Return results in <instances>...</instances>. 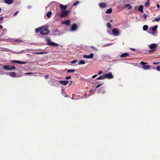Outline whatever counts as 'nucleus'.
Listing matches in <instances>:
<instances>
[{"label":"nucleus","instance_id":"obj_35","mask_svg":"<svg viewBox=\"0 0 160 160\" xmlns=\"http://www.w3.org/2000/svg\"><path fill=\"white\" fill-rule=\"evenodd\" d=\"M78 62V60H74L72 61L70 63L72 64H74L75 63L77 62Z\"/></svg>","mask_w":160,"mask_h":160},{"label":"nucleus","instance_id":"obj_6","mask_svg":"<svg viewBox=\"0 0 160 160\" xmlns=\"http://www.w3.org/2000/svg\"><path fill=\"white\" fill-rule=\"evenodd\" d=\"M112 33L113 35L115 36H117L119 35V31L116 28H113L112 30Z\"/></svg>","mask_w":160,"mask_h":160},{"label":"nucleus","instance_id":"obj_20","mask_svg":"<svg viewBox=\"0 0 160 160\" xmlns=\"http://www.w3.org/2000/svg\"><path fill=\"white\" fill-rule=\"evenodd\" d=\"M11 77L15 78L16 77V73L15 72H11L9 74Z\"/></svg>","mask_w":160,"mask_h":160},{"label":"nucleus","instance_id":"obj_40","mask_svg":"<svg viewBox=\"0 0 160 160\" xmlns=\"http://www.w3.org/2000/svg\"><path fill=\"white\" fill-rule=\"evenodd\" d=\"M92 48V49L94 50H95V51H97L98 50V49L97 48L93 47V46H91V47Z\"/></svg>","mask_w":160,"mask_h":160},{"label":"nucleus","instance_id":"obj_36","mask_svg":"<svg viewBox=\"0 0 160 160\" xmlns=\"http://www.w3.org/2000/svg\"><path fill=\"white\" fill-rule=\"evenodd\" d=\"M107 27L108 28H110L111 27V24L110 23L108 22L107 23Z\"/></svg>","mask_w":160,"mask_h":160},{"label":"nucleus","instance_id":"obj_52","mask_svg":"<svg viewBox=\"0 0 160 160\" xmlns=\"http://www.w3.org/2000/svg\"><path fill=\"white\" fill-rule=\"evenodd\" d=\"M130 49L132 50V51H135V49L134 48H130Z\"/></svg>","mask_w":160,"mask_h":160},{"label":"nucleus","instance_id":"obj_7","mask_svg":"<svg viewBox=\"0 0 160 160\" xmlns=\"http://www.w3.org/2000/svg\"><path fill=\"white\" fill-rule=\"evenodd\" d=\"M157 47V45L155 43H152L149 45V48L151 49H154L156 48Z\"/></svg>","mask_w":160,"mask_h":160},{"label":"nucleus","instance_id":"obj_53","mask_svg":"<svg viewBox=\"0 0 160 160\" xmlns=\"http://www.w3.org/2000/svg\"><path fill=\"white\" fill-rule=\"evenodd\" d=\"M32 7L31 6H28V9H30Z\"/></svg>","mask_w":160,"mask_h":160},{"label":"nucleus","instance_id":"obj_18","mask_svg":"<svg viewBox=\"0 0 160 160\" xmlns=\"http://www.w3.org/2000/svg\"><path fill=\"white\" fill-rule=\"evenodd\" d=\"M129 55V54L127 53H123L120 56L121 58L126 57L128 56Z\"/></svg>","mask_w":160,"mask_h":160},{"label":"nucleus","instance_id":"obj_31","mask_svg":"<svg viewBox=\"0 0 160 160\" xmlns=\"http://www.w3.org/2000/svg\"><path fill=\"white\" fill-rule=\"evenodd\" d=\"M105 91L102 88H101L100 90V91L99 92V93L103 94L105 93Z\"/></svg>","mask_w":160,"mask_h":160},{"label":"nucleus","instance_id":"obj_57","mask_svg":"<svg viewBox=\"0 0 160 160\" xmlns=\"http://www.w3.org/2000/svg\"><path fill=\"white\" fill-rule=\"evenodd\" d=\"M108 32L110 34V31L108 30Z\"/></svg>","mask_w":160,"mask_h":160},{"label":"nucleus","instance_id":"obj_29","mask_svg":"<svg viewBox=\"0 0 160 160\" xmlns=\"http://www.w3.org/2000/svg\"><path fill=\"white\" fill-rule=\"evenodd\" d=\"M26 63V62H24L20 61H18V63H17L19 64H25Z\"/></svg>","mask_w":160,"mask_h":160},{"label":"nucleus","instance_id":"obj_19","mask_svg":"<svg viewBox=\"0 0 160 160\" xmlns=\"http://www.w3.org/2000/svg\"><path fill=\"white\" fill-rule=\"evenodd\" d=\"M145 70L149 69L151 68V66L150 65H144L142 67Z\"/></svg>","mask_w":160,"mask_h":160},{"label":"nucleus","instance_id":"obj_9","mask_svg":"<svg viewBox=\"0 0 160 160\" xmlns=\"http://www.w3.org/2000/svg\"><path fill=\"white\" fill-rule=\"evenodd\" d=\"M60 6L61 11L65 10L67 8V6L66 5H63L62 4H60Z\"/></svg>","mask_w":160,"mask_h":160},{"label":"nucleus","instance_id":"obj_4","mask_svg":"<svg viewBox=\"0 0 160 160\" xmlns=\"http://www.w3.org/2000/svg\"><path fill=\"white\" fill-rule=\"evenodd\" d=\"M69 11V10H63L62 11L61 13L60 14L61 18H63L65 17L68 13Z\"/></svg>","mask_w":160,"mask_h":160},{"label":"nucleus","instance_id":"obj_24","mask_svg":"<svg viewBox=\"0 0 160 160\" xmlns=\"http://www.w3.org/2000/svg\"><path fill=\"white\" fill-rule=\"evenodd\" d=\"M149 0H148L145 3V7H148L149 5Z\"/></svg>","mask_w":160,"mask_h":160},{"label":"nucleus","instance_id":"obj_8","mask_svg":"<svg viewBox=\"0 0 160 160\" xmlns=\"http://www.w3.org/2000/svg\"><path fill=\"white\" fill-rule=\"evenodd\" d=\"M93 53H91L89 55H84L83 56V57L85 58H93Z\"/></svg>","mask_w":160,"mask_h":160},{"label":"nucleus","instance_id":"obj_60","mask_svg":"<svg viewBox=\"0 0 160 160\" xmlns=\"http://www.w3.org/2000/svg\"><path fill=\"white\" fill-rule=\"evenodd\" d=\"M72 81H71V82H70V84H72Z\"/></svg>","mask_w":160,"mask_h":160},{"label":"nucleus","instance_id":"obj_47","mask_svg":"<svg viewBox=\"0 0 160 160\" xmlns=\"http://www.w3.org/2000/svg\"><path fill=\"white\" fill-rule=\"evenodd\" d=\"M3 17H2L0 18V20L1 21V22L2 23V21L3 20Z\"/></svg>","mask_w":160,"mask_h":160},{"label":"nucleus","instance_id":"obj_50","mask_svg":"<svg viewBox=\"0 0 160 160\" xmlns=\"http://www.w3.org/2000/svg\"><path fill=\"white\" fill-rule=\"evenodd\" d=\"M18 11H17L14 14V16H16L18 13Z\"/></svg>","mask_w":160,"mask_h":160},{"label":"nucleus","instance_id":"obj_3","mask_svg":"<svg viewBox=\"0 0 160 160\" xmlns=\"http://www.w3.org/2000/svg\"><path fill=\"white\" fill-rule=\"evenodd\" d=\"M47 44L52 46H58L59 45L54 42H52L49 38H47L46 40Z\"/></svg>","mask_w":160,"mask_h":160},{"label":"nucleus","instance_id":"obj_13","mask_svg":"<svg viewBox=\"0 0 160 160\" xmlns=\"http://www.w3.org/2000/svg\"><path fill=\"white\" fill-rule=\"evenodd\" d=\"M44 26H42L41 27H39L36 28L35 29V31L36 33H38L39 31H41L44 28Z\"/></svg>","mask_w":160,"mask_h":160},{"label":"nucleus","instance_id":"obj_48","mask_svg":"<svg viewBox=\"0 0 160 160\" xmlns=\"http://www.w3.org/2000/svg\"><path fill=\"white\" fill-rule=\"evenodd\" d=\"M111 45V44H107L103 46V47H106L108 46H109Z\"/></svg>","mask_w":160,"mask_h":160},{"label":"nucleus","instance_id":"obj_23","mask_svg":"<svg viewBox=\"0 0 160 160\" xmlns=\"http://www.w3.org/2000/svg\"><path fill=\"white\" fill-rule=\"evenodd\" d=\"M124 7L128 8L129 9H130L132 8V6L129 4H126L125 5Z\"/></svg>","mask_w":160,"mask_h":160},{"label":"nucleus","instance_id":"obj_17","mask_svg":"<svg viewBox=\"0 0 160 160\" xmlns=\"http://www.w3.org/2000/svg\"><path fill=\"white\" fill-rule=\"evenodd\" d=\"M99 6L102 8H105L106 7L105 3L103 2L100 3L99 4Z\"/></svg>","mask_w":160,"mask_h":160},{"label":"nucleus","instance_id":"obj_25","mask_svg":"<svg viewBox=\"0 0 160 160\" xmlns=\"http://www.w3.org/2000/svg\"><path fill=\"white\" fill-rule=\"evenodd\" d=\"M47 52H36L35 53L36 54H42L47 53Z\"/></svg>","mask_w":160,"mask_h":160},{"label":"nucleus","instance_id":"obj_12","mask_svg":"<svg viewBox=\"0 0 160 160\" xmlns=\"http://www.w3.org/2000/svg\"><path fill=\"white\" fill-rule=\"evenodd\" d=\"M77 28V25L75 24H73L72 26L71 30L72 31H75Z\"/></svg>","mask_w":160,"mask_h":160},{"label":"nucleus","instance_id":"obj_26","mask_svg":"<svg viewBox=\"0 0 160 160\" xmlns=\"http://www.w3.org/2000/svg\"><path fill=\"white\" fill-rule=\"evenodd\" d=\"M52 12L51 11L48 12L46 16L47 17L50 18L52 15Z\"/></svg>","mask_w":160,"mask_h":160},{"label":"nucleus","instance_id":"obj_1","mask_svg":"<svg viewBox=\"0 0 160 160\" xmlns=\"http://www.w3.org/2000/svg\"><path fill=\"white\" fill-rule=\"evenodd\" d=\"M49 32V31L48 29V27H44L40 31V33L41 35H46L48 34Z\"/></svg>","mask_w":160,"mask_h":160},{"label":"nucleus","instance_id":"obj_55","mask_svg":"<svg viewBox=\"0 0 160 160\" xmlns=\"http://www.w3.org/2000/svg\"><path fill=\"white\" fill-rule=\"evenodd\" d=\"M32 74V73H25V74L29 75V74Z\"/></svg>","mask_w":160,"mask_h":160},{"label":"nucleus","instance_id":"obj_32","mask_svg":"<svg viewBox=\"0 0 160 160\" xmlns=\"http://www.w3.org/2000/svg\"><path fill=\"white\" fill-rule=\"evenodd\" d=\"M75 71V70L74 69H68L67 71V72L68 73L70 72H73Z\"/></svg>","mask_w":160,"mask_h":160},{"label":"nucleus","instance_id":"obj_15","mask_svg":"<svg viewBox=\"0 0 160 160\" xmlns=\"http://www.w3.org/2000/svg\"><path fill=\"white\" fill-rule=\"evenodd\" d=\"M158 27V26L156 25L153 27L150 28L149 30H150V29L151 28L152 31H157V29Z\"/></svg>","mask_w":160,"mask_h":160},{"label":"nucleus","instance_id":"obj_5","mask_svg":"<svg viewBox=\"0 0 160 160\" xmlns=\"http://www.w3.org/2000/svg\"><path fill=\"white\" fill-rule=\"evenodd\" d=\"M103 75L105 78H108L110 79L113 78V76L111 72H109L108 73H104Z\"/></svg>","mask_w":160,"mask_h":160},{"label":"nucleus","instance_id":"obj_44","mask_svg":"<svg viewBox=\"0 0 160 160\" xmlns=\"http://www.w3.org/2000/svg\"><path fill=\"white\" fill-rule=\"evenodd\" d=\"M102 73V72L101 71H100L98 72V74L99 75H100Z\"/></svg>","mask_w":160,"mask_h":160},{"label":"nucleus","instance_id":"obj_38","mask_svg":"<svg viewBox=\"0 0 160 160\" xmlns=\"http://www.w3.org/2000/svg\"><path fill=\"white\" fill-rule=\"evenodd\" d=\"M79 3V2L78 1H77L76 2H74L73 4V6H75V5H77L78 3Z\"/></svg>","mask_w":160,"mask_h":160},{"label":"nucleus","instance_id":"obj_28","mask_svg":"<svg viewBox=\"0 0 160 160\" xmlns=\"http://www.w3.org/2000/svg\"><path fill=\"white\" fill-rule=\"evenodd\" d=\"M112 12V8H109V9H108L106 11V13H111Z\"/></svg>","mask_w":160,"mask_h":160},{"label":"nucleus","instance_id":"obj_49","mask_svg":"<svg viewBox=\"0 0 160 160\" xmlns=\"http://www.w3.org/2000/svg\"><path fill=\"white\" fill-rule=\"evenodd\" d=\"M102 84H98L97 86H96V88H98L101 85H102Z\"/></svg>","mask_w":160,"mask_h":160},{"label":"nucleus","instance_id":"obj_41","mask_svg":"<svg viewBox=\"0 0 160 160\" xmlns=\"http://www.w3.org/2000/svg\"><path fill=\"white\" fill-rule=\"evenodd\" d=\"M140 64L141 65H145L147 63L145 62H140Z\"/></svg>","mask_w":160,"mask_h":160},{"label":"nucleus","instance_id":"obj_33","mask_svg":"<svg viewBox=\"0 0 160 160\" xmlns=\"http://www.w3.org/2000/svg\"><path fill=\"white\" fill-rule=\"evenodd\" d=\"M160 20V18L158 17L155 18V19L152 20V22H154L155 21L158 22Z\"/></svg>","mask_w":160,"mask_h":160},{"label":"nucleus","instance_id":"obj_39","mask_svg":"<svg viewBox=\"0 0 160 160\" xmlns=\"http://www.w3.org/2000/svg\"><path fill=\"white\" fill-rule=\"evenodd\" d=\"M156 69L159 71H160V66H158L157 67Z\"/></svg>","mask_w":160,"mask_h":160},{"label":"nucleus","instance_id":"obj_45","mask_svg":"<svg viewBox=\"0 0 160 160\" xmlns=\"http://www.w3.org/2000/svg\"><path fill=\"white\" fill-rule=\"evenodd\" d=\"M71 77L70 76H69L67 77L66 78V79L68 80L71 79Z\"/></svg>","mask_w":160,"mask_h":160},{"label":"nucleus","instance_id":"obj_11","mask_svg":"<svg viewBox=\"0 0 160 160\" xmlns=\"http://www.w3.org/2000/svg\"><path fill=\"white\" fill-rule=\"evenodd\" d=\"M58 82L62 85H66L69 82L68 81H59Z\"/></svg>","mask_w":160,"mask_h":160},{"label":"nucleus","instance_id":"obj_37","mask_svg":"<svg viewBox=\"0 0 160 160\" xmlns=\"http://www.w3.org/2000/svg\"><path fill=\"white\" fill-rule=\"evenodd\" d=\"M155 51V50L152 49V50H150L149 51V52L150 53H152L154 52Z\"/></svg>","mask_w":160,"mask_h":160},{"label":"nucleus","instance_id":"obj_10","mask_svg":"<svg viewBox=\"0 0 160 160\" xmlns=\"http://www.w3.org/2000/svg\"><path fill=\"white\" fill-rule=\"evenodd\" d=\"M148 33L151 34L152 35L154 36H157L158 35V31H152V32L150 31V30H148Z\"/></svg>","mask_w":160,"mask_h":160},{"label":"nucleus","instance_id":"obj_51","mask_svg":"<svg viewBox=\"0 0 160 160\" xmlns=\"http://www.w3.org/2000/svg\"><path fill=\"white\" fill-rule=\"evenodd\" d=\"M159 62H153V64H158Z\"/></svg>","mask_w":160,"mask_h":160},{"label":"nucleus","instance_id":"obj_46","mask_svg":"<svg viewBox=\"0 0 160 160\" xmlns=\"http://www.w3.org/2000/svg\"><path fill=\"white\" fill-rule=\"evenodd\" d=\"M97 76V75H95L92 76V78H96Z\"/></svg>","mask_w":160,"mask_h":160},{"label":"nucleus","instance_id":"obj_21","mask_svg":"<svg viewBox=\"0 0 160 160\" xmlns=\"http://www.w3.org/2000/svg\"><path fill=\"white\" fill-rule=\"evenodd\" d=\"M143 6L142 5L140 6L138 8V10L141 12H143Z\"/></svg>","mask_w":160,"mask_h":160},{"label":"nucleus","instance_id":"obj_43","mask_svg":"<svg viewBox=\"0 0 160 160\" xmlns=\"http://www.w3.org/2000/svg\"><path fill=\"white\" fill-rule=\"evenodd\" d=\"M147 16L146 14H144L143 15V18L144 19H145L147 18Z\"/></svg>","mask_w":160,"mask_h":160},{"label":"nucleus","instance_id":"obj_27","mask_svg":"<svg viewBox=\"0 0 160 160\" xmlns=\"http://www.w3.org/2000/svg\"><path fill=\"white\" fill-rule=\"evenodd\" d=\"M148 28V26L147 25H144L143 27V29L144 31H146Z\"/></svg>","mask_w":160,"mask_h":160},{"label":"nucleus","instance_id":"obj_14","mask_svg":"<svg viewBox=\"0 0 160 160\" xmlns=\"http://www.w3.org/2000/svg\"><path fill=\"white\" fill-rule=\"evenodd\" d=\"M13 2V0H4L5 3L8 4H12Z\"/></svg>","mask_w":160,"mask_h":160},{"label":"nucleus","instance_id":"obj_54","mask_svg":"<svg viewBox=\"0 0 160 160\" xmlns=\"http://www.w3.org/2000/svg\"><path fill=\"white\" fill-rule=\"evenodd\" d=\"M48 75H47L45 76V78L46 79H47L48 78Z\"/></svg>","mask_w":160,"mask_h":160},{"label":"nucleus","instance_id":"obj_56","mask_svg":"<svg viewBox=\"0 0 160 160\" xmlns=\"http://www.w3.org/2000/svg\"><path fill=\"white\" fill-rule=\"evenodd\" d=\"M3 28V27L2 25H0V29H2Z\"/></svg>","mask_w":160,"mask_h":160},{"label":"nucleus","instance_id":"obj_22","mask_svg":"<svg viewBox=\"0 0 160 160\" xmlns=\"http://www.w3.org/2000/svg\"><path fill=\"white\" fill-rule=\"evenodd\" d=\"M105 79L104 75L100 76L98 78L96 79L98 80H102Z\"/></svg>","mask_w":160,"mask_h":160},{"label":"nucleus","instance_id":"obj_2","mask_svg":"<svg viewBox=\"0 0 160 160\" xmlns=\"http://www.w3.org/2000/svg\"><path fill=\"white\" fill-rule=\"evenodd\" d=\"M4 69L6 70L12 71L16 69V67L13 66L6 65L3 67Z\"/></svg>","mask_w":160,"mask_h":160},{"label":"nucleus","instance_id":"obj_34","mask_svg":"<svg viewBox=\"0 0 160 160\" xmlns=\"http://www.w3.org/2000/svg\"><path fill=\"white\" fill-rule=\"evenodd\" d=\"M14 41L15 42H22V40L19 39H15L14 40Z\"/></svg>","mask_w":160,"mask_h":160},{"label":"nucleus","instance_id":"obj_58","mask_svg":"<svg viewBox=\"0 0 160 160\" xmlns=\"http://www.w3.org/2000/svg\"><path fill=\"white\" fill-rule=\"evenodd\" d=\"M2 31H3V32H5V31H6V29H3Z\"/></svg>","mask_w":160,"mask_h":160},{"label":"nucleus","instance_id":"obj_30","mask_svg":"<svg viewBox=\"0 0 160 160\" xmlns=\"http://www.w3.org/2000/svg\"><path fill=\"white\" fill-rule=\"evenodd\" d=\"M85 63V62L83 60H81L79 61L78 64L79 65H82L84 64Z\"/></svg>","mask_w":160,"mask_h":160},{"label":"nucleus","instance_id":"obj_59","mask_svg":"<svg viewBox=\"0 0 160 160\" xmlns=\"http://www.w3.org/2000/svg\"><path fill=\"white\" fill-rule=\"evenodd\" d=\"M157 7H158V8L159 7V5L158 4V5H157Z\"/></svg>","mask_w":160,"mask_h":160},{"label":"nucleus","instance_id":"obj_42","mask_svg":"<svg viewBox=\"0 0 160 160\" xmlns=\"http://www.w3.org/2000/svg\"><path fill=\"white\" fill-rule=\"evenodd\" d=\"M18 60H12V61L11 62L12 63H18Z\"/></svg>","mask_w":160,"mask_h":160},{"label":"nucleus","instance_id":"obj_16","mask_svg":"<svg viewBox=\"0 0 160 160\" xmlns=\"http://www.w3.org/2000/svg\"><path fill=\"white\" fill-rule=\"evenodd\" d=\"M70 23V21L68 20H67L65 21H63L62 22V23L63 24H65L66 25H69Z\"/></svg>","mask_w":160,"mask_h":160}]
</instances>
